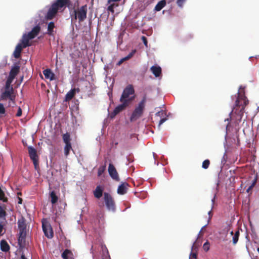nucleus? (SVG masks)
<instances>
[{
    "mask_svg": "<svg viewBox=\"0 0 259 259\" xmlns=\"http://www.w3.org/2000/svg\"><path fill=\"white\" fill-rule=\"evenodd\" d=\"M135 99V96L134 87L132 84H128L123 90L119 101L120 102H127V104L130 105Z\"/></svg>",
    "mask_w": 259,
    "mask_h": 259,
    "instance_id": "nucleus-2",
    "label": "nucleus"
},
{
    "mask_svg": "<svg viewBox=\"0 0 259 259\" xmlns=\"http://www.w3.org/2000/svg\"><path fill=\"white\" fill-rule=\"evenodd\" d=\"M31 46V44H28L27 41H24L22 39L21 43L18 44L14 51L13 56L15 58H19L21 56V53L23 49Z\"/></svg>",
    "mask_w": 259,
    "mask_h": 259,
    "instance_id": "nucleus-9",
    "label": "nucleus"
},
{
    "mask_svg": "<svg viewBox=\"0 0 259 259\" xmlns=\"http://www.w3.org/2000/svg\"><path fill=\"white\" fill-rule=\"evenodd\" d=\"M3 229H4L3 225H2L1 224H0V235H2V232L3 231Z\"/></svg>",
    "mask_w": 259,
    "mask_h": 259,
    "instance_id": "nucleus-46",
    "label": "nucleus"
},
{
    "mask_svg": "<svg viewBox=\"0 0 259 259\" xmlns=\"http://www.w3.org/2000/svg\"><path fill=\"white\" fill-rule=\"evenodd\" d=\"M248 103V101H245L244 102V106L242 107V109H244V106L246 105V104Z\"/></svg>",
    "mask_w": 259,
    "mask_h": 259,
    "instance_id": "nucleus-51",
    "label": "nucleus"
},
{
    "mask_svg": "<svg viewBox=\"0 0 259 259\" xmlns=\"http://www.w3.org/2000/svg\"><path fill=\"white\" fill-rule=\"evenodd\" d=\"M76 91H77V92H79V89L78 88H74L69 91L66 95V100L68 101L71 100L75 96Z\"/></svg>",
    "mask_w": 259,
    "mask_h": 259,
    "instance_id": "nucleus-20",
    "label": "nucleus"
},
{
    "mask_svg": "<svg viewBox=\"0 0 259 259\" xmlns=\"http://www.w3.org/2000/svg\"><path fill=\"white\" fill-rule=\"evenodd\" d=\"M43 74L46 78L50 79V80L55 79L54 73H53L50 69H46L44 70L43 71Z\"/></svg>",
    "mask_w": 259,
    "mask_h": 259,
    "instance_id": "nucleus-17",
    "label": "nucleus"
},
{
    "mask_svg": "<svg viewBox=\"0 0 259 259\" xmlns=\"http://www.w3.org/2000/svg\"><path fill=\"white\" fill-rule=\"evenodd\" d=\"M1 249L4 252H7L10 250V246L5 240H2L0 243Z\"/></svg>",
    "mask_w": 259,
    "mask_h": 259,
    "instance_id": "nucleus-23",
    "label": "nucleus"
},
{
    "mask_svg": "<svg viewBox=\"0 0 259 259\" xmlns=\"http://www.w3.org/2000/svg\"><path fill=\"white\" fill-rule=\"evenodd\" d=\"M88 12L87 5H85L77 8V9L73 12V14L70 16L72 21H76L77 19L79 22H82L87 18Z\"/></svg>",
    "mask_w": 259,
    "mask_h": 259,
    "instance_id": "nucleus-3",
    "label": "nucleus"
},
{
    "mask_svg": "<svg viewBox=\"0 0 259 259\" xmlns=\"http://www.w3.org/2000/svg\"><path fill=\"white\" fill-rule=\"evenodd\" d=\"M14 80L13 78H11L10 77H8L7 81H6V87H5V88L6 89H11V88L12 87L10 86V84L11 83H12V82L13 81V80Z\"/></svg>",
    "mask_w": 259,
    "mask_h": 259,
    "instance_id": "nucleus-32",
    "label": "nucleus"
},
{
    "mask_svg": "<svg viewBox=\"0 0 259 259\" xmlns=\"http://www.w3.org/2000/svg\"><path fill=\"white\" fill-rule=\"evenodd\" d=\"M256 179H255L253 181L251 185H250L249 186V187L247 189V190H246L247 193H250V192L252 190L253 188L254 187L255 185L256 184Z\"/></svg>",
    "mask_w": 259,
    "mask_h": 259,
    "instance_id": "nucleus-36",
    "label": "nucleus"
},
{
    "mask_svg": "<svg viewBox=\"0 0 259 259\" xmlns=\"http://www.w3.org/2000/svg\"><path fill=\"white\" fill-rule=\"evenodd\" d=\"M198 238H199V236H198L197 239L193 243V245L192 246L191 249H192V251L196 250L198 248V247L200 246V243L199 242Z\"/></svg>",
    "mask_w": 259,
    "mask_h": 259,
    "instance_id": "nucleus-30",
    "label": "nucleus"
},
{
    "mask_svg": "<svg viewBox=\"0 0 259 259\" xmlns=\"http://www.w3.org/2000/svg\"><path fill=\"white\" fill-rule=\"evenodd\" d=\"M7 215L6 211L5 209L0 206V219L5 218Z\"/></svg>",
    "mask_w": 259,
    "mask_h": 259,
    "instance_id": "nucleus-34",
    "label": "nucleus"
},
{
    "mask_svg": "<svg viewBox=\"0 0 259 259\" xmlns=\"http://www.w3.org/2000/svg\"><path fill=\"white\" fill-rule=\"evenodd\" d=\"M166 4V3L165 0H161L159 1L155 7L154 10L156 11H160L163 8L165 7Z\"/></svg>",
    "mask_w": 259,
    "mask_h": 259,
    "instance_id": "nucleus-25",
    "label": "nucleus"
},
{
    "mask_svg": "<svg viewBox=\"0 0 259 259\" xmlns=\"http://www.w3.org/2000/svg\"><path fill=\"white\" fill-rule=\"evenodd\" d=\"M18 195H21V193H18Z\"/></svg>",
    "mask_w": 259,
    "mask_h": 259,
    "instance_id": "nucleus-54",
    "label": "nucleus"
},
{
    "mask_svg": "<svg viewBox=\"0 0 259 259\" xmlns=\"http://www.w3.org/2000/svg\"><path fill=\"white\" fill-rule=\"evenodd\" d=\"M13 93L14 89L13 87L8 89L5 88V91L1 95V99L3 100L9 99L11 101H14L15 96L13 95Z\"/></svg>",
    "mask_w": 259,
    "mask_h": 259,
    "instance_id": "nucleus-11",
    "label": "nucleus"
},
{
    "mask_svg": "<svg viewBox=\"0 0 259 259\" xmlns=\"http://www.w3.org/2000/svg\"><path fill=\"white\" fill-rule=\"evenodd\" d=\"M18 199H19L18 203L19 204H22V199L20 198V197H18Z\"/></svg>",
    "mask_w": 259,
    "mask_h": 259,
    "instance_id": "nucleus-49",
    "label": "nucleus"
},
{
    "mask_svg": "<svg viewBox=\"0 0 259 259\" xmlns=\"http://www.w3.org/2000/svg\"><path fill=\"white\" fill-rule=\"evenodd\" d=\"M150 70L155 77H159L161 74V68L159 66H152Z\"/></svg>",
    "mask_w": 259,
    "mask_h": 259,
    "instance_id": "nucleus-19",
    "label": "nucleus"
},
{
    "mask_svg": "<svg viewBox=\"0 0 259 259\" xmlns=\"http://www.w3.org/2000/svg\"><path fill=\"white\" fill-rule=\"evenodd\" d=\"M104 199L108 209L114 211L115 210V203L111 195L105 192L104 193Z\"/></svg>",
    "mask_w": 259,
    "mask_h": 259,
    "instance_id": "nucleus-10",
    "label": "nucleus"
},
{
    "mask_svg": "<svg viewBox=\"0 0 259 259\" xmlns=\"http://www.w3.org/2000/svg\"><path fill=\"white\" fill-rule=\"evenodd\" d=\"M55 27V24L53 22H50L48 25V34L50 36L54 35V29Z\"/></svg>",
    "mask_w": 259,
    "mask_h": 259,
    "instance_id": "nucleus-26",
    "label": "nucleus"
},
{
    "mask_svg": "<svg viewBox=\"0 0 259 259\" xmlns=\"http://www.w3.org/2000/svg\"><path fill=\"white\" fill-rule=\"evenodd\" d=\"M128 184L127 183H123L118 186L117 189V193L120 195L125 194L127 192V187Z\"/></svg>",
    "mask_w": 259,
    "mask_h": 259,
    "instance_id": "nucleus-16",
    "label": "nucleus"
},
{
    "mask_svg": "<svg viewBox=\"0 0 259 259\" xmlns=\"http://www.w3.org/2000/svg\"><path fill=\"white\" fill-rule=\"evenodd\" d=\"M21 115H22V110H21V108L20 107H19L17 114H16V116L17 117H20Z\"/></svg>",
    "mask_w": 259,
    "mask_h": 259,
    "instance_id": "nucleus-42",
    "label": "nucleus"
},
{
    "mask_svg": "<svg viewBox=\"0 0 259 259\" xmlns=\"http://www.w3.org/2000/svg\"><path fill=\"white\" fill-rule=\"evenodd\" d=\"M67 4L66 5V7H68L69 10V13H70V16L72 15V14H73V12L76 10L77 8H76V7L78 8V6H79V3H78V1H77L75 2V3L73 4L71 1L70 0H67Z\"/></svg>",
    "mask_w": 259,
    "mask_h": 259,
    "instance_id": "nucleus-14",
    "label": "nucleus"
},
{
    "mask_svg": "<svg viewBox=\"0 0 259 259\" xmlns=\"http://www.w3.org/2000/svg\"><path fill=\"white\" fill-rule=\"evenodd\" d=\"M103 188L100 186H98L94 191V195L95 198L100 199L103 195Z\"/></svg>",
    "mask_w": 259,
    "mask_h": 259,
    "instance_id": "nucleus-18",
    "label": "nucleus"
},
{
    "mask_svg": "<svg viewBox=\"0 0 259 259\" xmlns=\"http://www.w3.org/2000/svg\"><path fill=\"white\" fill-rule=\"evenodd\" d=\"M67 2V0H56L50 7L46 16V19L47 20L53 19L59 10L62 9L63 10L66 8Z\"/></svg>",
    "mask_w": 259,
    "mask_h": 259,
    "instance_id": "nucleus-1",
    "label": "nucleus"
},
{
    "mask_svg": "<svg viewBox=\"0 0 259 259\" xmlns=\"http://www.w3.org/2000/svg\"><path fill=\"white\" fill-rule=\"evenodd\" d=\"M136 50H133L132 51V52L126 57L122 58L120 60V61H118V62L117 63V65L119 66L124 61L129 60L130 58H131L136 53Z\"/></svg>",
    "mask_w": 259,
    "mask_h": 259,
    "instance_id": "nucleus-22",
    "label": "nucleus"
},
{
    "mask_svg": "<svg viewBox=\"0 0 259 259\" xmlns=\"http://www.w3.org/2000/svg\"><path fill=\"white\" fill-rule=\"evenodd\" d=\"M167 120V118H161L160 121H159V126H160V125H161L163 123H164L166 120Z\"/></svg>",
    "mask_w": 259,
    "mask_h": 259,
    "instance_id": "nucleus-44",
    "label": "nucleus"
},
{
    "mask_svg": "<svg viewBox=\"0 0 259 259\" xmlns=\"http://www.w3.org/2000/svg\"><path fill=\"white\" fill-rule=\"evenodd\" d=\"M120 0H109L108 1V3H110L111 2H119L120 1Z\"/></svg>",
    "mask_w": 259,
    "mask_h": 259,
    "instance_id": "nucleus-48",
    "label": "nucleus"
},
{
    "mask_svg": "<svg viewBox=\"0 0 259 259\" xmlns=\"http://www.w3.org/2000/svg\"><path fill=\"white\" fill-rule=\"evenodd\" d=\"M146 101V97H144L135 108L131 116V121H136L142 116L145 109Z\"/></svg>",
    "mask_w": 259,
    "mask_h": 259,
    "instance_id": "nucleus-4",
    "label": "nucleus"
},
{
    "mask_svg": "<svg viewBox=\"0 0 259 259\" xmlns=\"http://www.w3.org/2000/svg\"><path fill=\"white\" fill-rule=\"evenodd\" d=\"M6 110L2 103H0V114H4L5 113Z\"/></svg>",
    "mask_w": 259,
    "mask_h": 259,
    "instance_id": "nucleus-39",
    "label": "nucleus"
},
{
    "mask_svg": "<svg viewBox=\"0 0 259 259\" xmlns=\"http://www.w3.org/2000/svg\"><path fill=\"white\" fill-rule=\"evenodd\" d=\"M18 228L20 231V236L18 239V241H22L24 239L26 236V225L25 220L23 218L19 220L18 221Z\"/></svg>",
    "mask_w": 259,
    "mask_h": 259,
    "instance_id": "nucleus-8",
    "label": "nucleus"
},
{
    "mask_svg": "<svg viewBox=\"0 0 259 259\" xmlns=\"http://www.w3.org/2000/svg\"><path fill=\"white\" fill-rule=\"evenodd\" d=\"M214 198H213V199H212V205H213V203H214Z\"/></svg>",
    "mask_w": 259,
    "mask_h": 259,
    "instance_id": "nucleus-53",
    "label": "nucleus"
},
{
    "mask_svg": "<svg viewBox=\"0 0 259 259\" xmlns=\"http://www.w3.org/2000/svg\"><path fill=\"white\" fill-rule=\"evenodd\" d=\"M70 254H72L71 251L67 249H66L62 253V257L63 259H68V255Z\"/></svg>",
    "mask_w": 259,
    "mask_h": 259,
    "instance_id": "nucleus-29",
    "label": "nucleus"
},
{
    "mask_svg": "<svg viewBox=\"0 0 259 259\" xmlns=\"http://www.w3.org/2000/svg\"><path fill=\"white\" fill-rule=\"evenodd\" d=\"M121 104L117 106L115 109V113L116 112L117 114L124 110L130 105L127 104V102H121Z\"/></svg>",
    "mask_w": 259,
    "mask_h": 259,
    "instance_id": "nucleus-21",
    "label": "nucleus"
},
{
    "mask_svg": "<svg viewBox=\"0 0 259 259\" xmlns=\"http://www.w3.org/2000/svg\"><path fill=\"white\" fill-rule=\"evenodd\" d=\"M42 228L44 234L48 238L53 237L54 233L51 225L48 223L42 222Z\"/></svg>",
    "mask_w": 259,
    "mask_h": 259,
    "instance_id": "nucleus-12",
    "label": "nucleus"
},
{
    "mask_svg": "<svg viewBox=\"0 0 259 259\" xmlns=\"http://www.w3.org/2000/svg\"><path fill=\"white\" fill-rule=\"evenodd\" d=\"M63 141L65 144L64 150V154L66 156H67L71 150H72L71 144V138L69 133H66L62 135Z\"/></svg>",
    "mask_w": 259,
    "mask_h": 259,
    "instance_id": "nucleus-7",
    "label": "nucleus"
},
{
    "mask_svg": "<svg viewBox=\"0 0 259 259\" xmlns=\"http://www.w3.org/2000/svg\"><path fill=\"white\" fill-rule=\"evenodd\" d=\"M0 200L4 202H7L8 200V198L5 196L4 191L0 187Z\"/></svg>",
    "mask_w": 259,
    "mask_h": 259,
    "instance_id": "nucleus-28",
    "label": "nucleus"
},
{
    "mask_svg": "<svg viewBox=\"0 0 259 259\" xmlns=\"http://www.w3.org/2000/svg\"><path fill=\"white\" fill-rule=\"evenodd\" d=\"M141 39H142L143 42L144 43V44L145 45V46L146 47H147L148 41H147V38L145 36H142L141 37Z\"/></svg>",
    "mask_w": 259,
    "mask_h": 259,
    "instance_id": "nucleus-40",
    "label": "nucleus"
},
{
    "mask_svg": "<svg viewBox=\"0 0 259 259\" xmlns=\"http://www.w3.org/2000/svg\"><path fill=\"white\" fill-rule=\"evenodd\" d=\"M21 259H27L24 254H22L21 256Z\"/></svg>",
    "mask_w": 259,
    "mask_h": 259,
    "instance_id": "nucleus-52",
    "label": "nucleus"
},
{
    "mask_svg": "<svg viewBox=\"0 0 259 259\" xmlns=\"http://www.w3.org/2000/svg\"><path fill=\"white\" fill-rule=\"evenodd\" d=\"M106 169V165H103L98 168V176L100 177Z\"/></svg>",
    "mask_w": 259,
    "mask_h": 259,
    "instance_id": "nucleus-33",
    "label": "nucleus"
},
{
    "mask_svg": "<svg viewBox=\"0 0 259 259\" xmlns=\"http://www.w3.org/2000/svg\"><path fill=\"white\" fill-rule=\"evenodd\" d=\"M235 106H236V107H238V106H239V99H238V98H237V99H236V101H235Z\"/></svg>",
    "mask_w": 259,
    "mask_h": 259,
    "instance_id": "nucleus-47",
    "label": "nucleus"
},
{
    "mask_svg": "<svg viewBox=\"0 0 259 259\" xmlns=\"http://www.w3.org/2000/svg\"><path fill=\"white\" fill-rule=\"evenodd\" d=\"M186 2V0H177V4L178 6L181 8L183 7L184 3Z\"/></svg>",
    "mask_w": 259,
    "mask_h": 259,
    "instance_id": "nucleus-38",
    "label": "nucleus"
},
{
    "mask_svg": "<svg viewBox=\"0 0 259 259\" xmlns=\"http://www.w3.org/2000/svg\"><path fill=\"white\" fill-rule=\"evenodd\" d=\"M20 66L18 65H15L13 66L10 70L9 76L14 79L16 76L20 72Z\"/></svg>",
    "mask_w": 259,
    "mask_h": 259,
    "instance_id": "nucleus-15",
    "label": "nucleus"
},
{
    "mask_svg": "<svg viewBox=\"0 0 259 259\" xmlns=\"http://www.w3.org/2000/svg\"><path fill=\"white\" fill-rule=\"evenodd\" d=\"M231 235H233L232 238L233 244L235 245L238 241L239 237L240 235L239 230H237L236 231L234 234L233 233V231H231Z\"/></svg>",
    "mask_w": 259,
    "mask_h": 259,
    "instance_id": "nucleus-24",
    "label": "nucleus"
},
{
    "mask_svg": "<svg viewBox=\"0 0 259 259\" xmlns=\"http://www.w3.org/2000/svg\"><path fill=\"white\" fill-rule=\"evenodd\" d=\"M210 164V161L208 159H206L202 162V167L204 169H207L208 168Z\"/></svg>",
    "mask_w": 259,
    "mask_h": 259,
    "instance_id": "nucleus-35",
    "label": "nucleus"
},
{
    "mask_svg": "<svg viewBox=\"0 0 259 259\" xmlns=\"http://www.w3.org/2000/svg\"><path fill=\"white\" fill-rule=\"evenodd\" d=\"M208 213V215H209V219H210L212 215L211 210L209 211Z\"/></svg>",
    "mask_w": 259,
    "mask_h": 259,
    "instance_id": "nucleus-50",
    "label": "nucleus"
},
{
    "mask_svg": "<svg viewBox=\"0 0 259 259\" xmlns=\"http://www.w3.org/2000/svg\"><path fill=\"white\" fill-rule=\"evenodd\" d=\"M165 113L164 112V111L163 110H161V111H159V112H158L156 113L155 115L156 116H163V114H164Z\"/></svg>",
    "mask_w": 259,
    "mask_h": 259,
    "instance_id": "nucleus-43",
    "label": "nucleus"
},
{
    "mask_svg": "<svg viewBox=\"0 0 259 259\" xmlns=\"http://www.w3.org/2000/svg\"><path fill=\"white\" fill-rule=\"evenodd\" d=\"M117 114H118L116 112L115 113V111L113 110V111L110 113V116L111 118H113Z\"/></svg>",
    "mask_w": 259,
    "mask_h": 259,
    "instance_id": "nucleus-45",
    "label": "nucleus"
},
{
    "mask_svg": "<svg viewBox=\"0 0 259 259\" xmlns=\"http://www.w3.org/2000/svg\"><path fill=\"white\" fill-rule=\"evenodd\" d=\"M108 170L110 176L113 180L117 182L120 181L118 172L113 164L110 163L109 164Z\"/></svg>",
    "mask_w": 259,
    "mask_h": 259,
    "instance_id": "nucleus-13",
    "label": "nucleus"
},
{
    "mask_svg": "<svg viewBox=\"0 0 259 259\" xmlns=\"http://www.w3.org/2000/svg\"><path fill=\"white\" fill-rule=\"evenodd\" d=\"M117 6H118V4H116L115 3L111 4L108 7L107 10L108 11L111 12L112 13H114V8L117 7Z\"/></svg>",
    "mask_w": 259,
    "mask_h": 259,
    "instance_id": "nucleus-31",
    "label": "nucleus"
},
{
    "mask_svg": "<svg viewBox=\"0 0 259 259\" xmlns=\"http://www.w3.org/2000/svg\"><path fill=\"white\" fill-rule=\"evenodd\" d=\"M209 243L207 241L203 245V248L205 251H207L209 249Z\"/></svg>",
    "mask_w": 259,
    "mask_h": 259,
    "instance_id": "nucleus-37",
    "label": "nucleus"
},
{
    "mask_svg": "<svg viewBox=\"0 0 259 259\" xmlns=\"http://www.w3.org/2000/svg\"><path fill=\"white\" fill-rule=\"evenodd\" d=\"M196 257H197V253L196 252H192L190 253V259H191V258H194V259H196Z\"/></svg>",
    "mask_w": 259,
    "mask_h": 259,
    "instance_id": "nucleus-41",
    "label": "nucleus"
},
{
    "mask_svg": "<svg viewBox=\"0 0 259 259\" xmlns=\"http://www.w3.org/2000/svg\"><path fill=\"white\" fill-rule=\"evenodd\" d=\"M29 156L32 161L35 169L39 168V156L36 150L32 146L28 147Z\"/></svg>",
    "mask_w": 259,
    "mask_h": 259,
    "instance_id": "nucleus-6",
    "label": "nucleus"
},
{
    "mask_svg": "<svg viewBox=\"0 0 259 259\" xmlns=\"http://www.w3.org/2000/svg\"><path fill=\"white\" fill-rule=\"evenodd\" d=\"M50 197L51 198V202L52 204H55L58 200V197L56 194V193L54 191H53L50 193Z\"/></svg>",
    "mask_w": 259,
    "mask_h": 259,
    "instance_id": "nucleus-27",
    "label": "nucleus"
},
{
    "mask_svg": "<svg viewBox=\"0 0 259 259\" xmlns=\"http://www.w3.org/2000/svg\"><path fill=\"white\" fill-rule=\"evenodd\" d=\"M40 30L41 27L39 24H38L34 26L28 33H24L22 39L24 41H27L28 44H30L29 40L35 38L39 34Z\"/></svg>",
    "mask_w": 259,
    "mask_h": 259,
    "instance_id": "nucleus-5",
    "label": "nucleus"
}]
</instances>
